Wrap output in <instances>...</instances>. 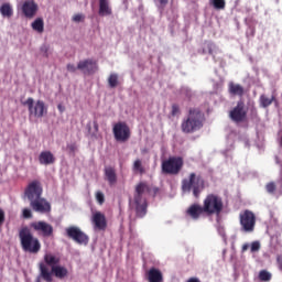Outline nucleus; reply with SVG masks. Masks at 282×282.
Segmentation results:
<instances>
[{"mask_svg": "<svg viewBox=\"0 0 282 282\" xmlns=\"http://www.w3.org/2000/svg\"><path fill=\"white\" fill-rule=\"evenodd\" d=\"M151 187L147 182H140L134 187L133 200L130 199L135 207L138 218H143L148 213L147 195L150 194Z\"/></svg>", "mask_w": 282, "mask_h": 282, "instance_id": "1", "label": "nucleus"}, {"mask_svg": "<svg viewBox=\"0 0 282 282\" xmlns=\"http://www.w3.org/2000/svg\"><path fill=\"white\" fill-rule=\"evenodd\" d=\"M20 243L24 252L36 254L41 251L42 245L40 240L33 236L28 226L19 230Z\"/></svg>", "mask_w": 282, "mask_h": 282, "instance_id": "2", "label": "nucleus"}, {"mask_svg": "<svg viewBox=\"0 0 282 282\" xmlns=\"http://www.w3.org/2000/svg\"><path fill=\"white\" fill-rule=\"evenodd\" d=\"M204 126V115L197 108H191L188 116L182 121L181 129L184 133H194Z\"/></svg>", "mask_w": 282, "mask_h": 282, "instance_id": "3", "label": "nucleus"}, {"mask_svg": "<svg viewBox=\"0 0 282 282\" xmlns=\"http://www.w3.org/2000/svg\"><path fill=\"white\" fill-rule=\"evenodd\" d=\"M203 207L206 216L219 217L224 212L225 204L219 195L208 194L203 202Z\"/></svg>", "mask_w": 282, "mask_h": 282, "instance_id": "4", "label": "nucleus"}, {"mask_svg": "<svg viewBox=\"0 0 282 282\" xmlns=\"http://www.w3.org/2000/svg\"><path fill=\"white\" fill-rule=\"evenodd\" d=\"M205 189V181L202 176H197L195 173H191L188 178L182 181V191L184 193H189L193 191V195L199 198L202 192Z\"/></svg>", "mask_w": 282, "mask_h": 282, "instance_id": "5", "label": "nucleus"}, {"mask_svg": "<svg viewBox=\"0 0 282 282\" xmlns=\"http://www.w3.org/2000/svg\"><path fill=\"white\" fill-rule=\"evenodd\" d=\"M184 166V160L181 156H171L162 162V173L165 175H178Z\"/></svg>", "mask_w": 282, "mask_h": 282, "instance_id": "6", "label": "nucleus"}, {"mask_svg": "<svg viewBox=\"0 0 282 282\" xmlns=\"http://www.w3.org/2000/svg\"><path fill=\"white\" fill-rule=\"evenodd\" d=\"M40 271H41V276L46 282L53 281L52 274H54L57 279H64L65 276L68 275V270L65 267H61V265L53 267L52 271L50 272L47 267L44 263H41Z\"/></svg>", "mask_w": 282, "mask_h": 282, "instance_id": "7", "label": "nucleus"}, {"mask_svg": "<svg viewBox=\"0 0 282 282\" xmlns=\"http://www.w3.org/2000/svg\"><path fill=\"white\" fill-rule=\"evenodd\" d=\"M241 229L246 232H253L257 224V217L253 212L246 209L239 215Z\"/></svg>", "mask_w": 282, "mask_h": 282, "instance_id": "8", "label": "nucleus"}, {"mask_svg": "<svg viewBox=\"0 0 282 282\" xmlns=\"http://www.w3.org/2000/svg\"><path fill=\"white\" fill-rule=\"evenodd\" d=\"M113 137L117 142L126 143L131 138V130L126 122H118L112 128Z\"/></svg>", "mask_w": 282, "mask_h": 282, "instance_id": "9", "label": "nucleus"}, {"mask_svg": "<svg viewBox=\"0 0 282 282\" xmlns=\"http://www.w3.org/2000/svg\"><path fill=\"white\" fill-rule=\"evenodd\" d=\"M22 105L28 106L30 116L35 118H42L45 113H47V108L42 100H37L34 105L33 98H28L26 101L22 102Z\"/></svg>", "mask_w": 282, "mask_h": 282, "instance_id": "10", "label": "nucleus"}, {"mask_svg": "<svg viewBox=\"0 0 282 282\" xmlns=\"http://www.w3.org/2000/svg\"><path fill=\"white\" fill-rule=\"evenodd\" d=\"M66 236L73 239L78 245L87 246L89 242V237L76 226H70L65 229Z\"/></svg>", "mask_w": 282, "mask_h": 282, "instance_id": "11", "label": "nucleus"}, {"mask_svg": "<svg viewBox=\"0 0 282 282\" xmlns=\"http://www.w3.org/2000/svg\"><path fill=\"white\" fill-rule=\"evenodd\" d=\"M31 229H33L40 237L50 238L54 235V228L51 224L46 221H33L30 224Z\"/></svg>", "mask_w": 282, "mask_h": 282, "instance_id": "12", "label": "nucleus"}, {"mask_svg": "<svg viewBox=\"0 0 282 282\" xmlns=\"http://www.w3.org/2000/svg\"><path fill=\"white\" fill-rule=\"evenodd\" d=\"M25 196L31 202L42 197L43 187L40 181L35 180L31 182L24 191Z\"/></svg>", "mask_w": 282, "mask_h": 282, "instance_id": "13", "label": "nucleus"}, {"mask_svg": "<svg viewBox=\"0 0 282 282\" xmlns=\"http://www.w3.org/2000/svg\"><path fill=\"white\" fill-rule=\"evenodd\" d=\"M230 119L234 122H243L247 118L246 105L242 100H239L237 106L229 113Z\"/></svg>", "mask_w": 282, "mask_h": 282, "instance_id": "14", "label": "nucleus"}, {"mask_svg": "<svg viewBox=\"0 0 282 282\" xmlns=\"http://www.w3.org/2000/svg\"><path fill=\"white\" fill-rule=\"evenodd\" d=\"M31 207L34 212L41 214H47L52 210L51 204L42 196L30 202Z\"/></svg>", "mask_w": 282, "mask_h": 282, "instance_id": "15", "label": "nucleus"}, {"mask_svg": "<svg viewBox=\"0 0 282 282\" xmlns=\"http://www.w3.org/2000/svg\"><path fill=\"white\" fill-rule=\"evenodd\" d=\"M77 68L85 75H94L98 70V65L96 61L88 58L80 61L77 65Z\"/></svg>", "mask_w": 282, "mask_h": 282, "instance_id": "16", "label": "nucleus"}, {"mask_svg": "<svg viewBox=\"0 0 282 282\" xmlns=\"http://www.w3.org/2000/svg\"><path fill=\"white\" fill-rule=\"evenodd\" d=\"M21 10L26 19H33L39 11V6L33 0H26Z\"/></svg>", "mask_w": 282, "mask_h": 282, "instance_id": "17", "label": "nucleus"}, {"mask_svg": "<svg viewBox=\"0 0 282 282\" xmlns=\"http://www.w3.org/2000/svg\"><path fill=\"white\" fill-rule=\"evenodd\" d=\"M206 215L205 214V207L204 205L200 206L198 204H193L189 206V208L186 210V216L191 217L194 220H198L200 216Z\"/></svg>", "mask_w": 282, "mask_h": 282, "instance_id": "18", "label": "nucleus"}, {"mask_svg": "<svg viewBox=\"0 0 282 282\" xmlns=\"http://www.w3.org/2000/svg\"><path fill=\"white\" fill-rule=\"evenodd\" d=\"M93 223L95 225V228L98 230H106L107 228V220L104 214L100 212H97L93 216Z\"/></svg>", "mask_w": 282, "mask_h": 282, "instance_id": "19", "label": "nucleus"}, {"mask_svg": "<svg viewBox=\"0 0 282 282\" xmlns=\"http://www.w3.org/2000/svg\"><path fill=\"white\" fill-rule=\"evenodd\" d=\"M105 180L108 181L110 186H113L117 184L118 177H117L116 170L112 166L105 167Z\"/></svg>", "mask_w": 282, "mask_h": 282, "instance_id": "20", "label": "nucleus"}, {"mask_svg": "<svg viewBox=\"0 0 282 282\" xmlns=\"http://www.w3.org/2000/svg\"><path fill=\"white\" fill-rule=\"evenodd\" d=\"M147 279L149 282H163V274L156 268H151L147 273Z\"/></svg>", "mask_w": 282, "mask_h": 282, "instance_id": "21", "label": "nucleus"}, {"mask_svg": "<svg viewBox=\"0 0 282 282\" xmlns=\"http://www.w3.org/2000/svg\"><path fill=\"white\" fill-rule=\"evenodd\" d=\"M39 162L42 165H51L55 163V158L50 151H43L39 156Z\"/></svg>", "mask_w": 282, "mask_h": 282, "instance_id": "22", "label": "nucleus"}, {"mask_svg": "<svg viewBox=\"0 0 282 282\" xmlns=\"http://www.w3.org/2000/svg\"><path fill=\"white\" fill-rule=\"evenodd\" d=\"M228 91L232 96L243 97L245 88L240 84H235L232 82L228 85Z\"/></svg>", "mask_w": 282, "mask_h": 282, "instance_id": "23", "label": "nucleus"}, {"mask_svg": "<svg viewBox=\"0 0 282 282\" xmlns=\"http://www.w3.org/2000/svg\"><path fill=\"white\" fill-rule=\"evenodd\" d=\"M112 10L109 7V0H99V15H111Z\"/></svg>", "mask_w": 282, "mask_h": 282, "instance_id": "24", "label": "nucleus"}, {"mask_svg": "<svg viewBox=\"0 0 282 282\" xmlns=\"http://www.w3.org/2000/svg\"><path fill=\"white\" fill-rule=\"evenodd\" d=\"M44 261L53 269V267H57V264L61 262V259L51 253H47L44 256Z\"/></svg>", "mask_w": 282, "mask_h": 282, "instance_id": "25", "label": "nucleus"}, {"mask_svg": "<svg viewBox=\"0 0 282 282\" xmlns=\"http://www.w3.org/2000/svg\"><path fill=\"white\" fill-rule=\"evenodd\" d=\"M0 13L3 18L10 19L13 15V10L9 3H4L0 8Z\"/></svg>", "mask_w": 282, "mask_h": 282, "instance_id": "26", "label": "nucleus"}, {"mask_svg": "<svg viewBox=\"0 0 282 282\" xmlns=\"http://www.w3.org/2000/svg\"><path fill=\"white\" fill-rule=\"evenodd\" d=\"M32 29L42 34L44 32V21L42 18L36 19L32 24H31Z\"/></svg>", "mask_w": 282, "mask_h": 282, "instance_id": "27", "label": "nucleus"}, {"mask_svg": "<svg viewBox=\"0 0 282 282\" xmlns=\"http://www.w3.org/2000/svg\"><path fill=\"white\" fill-rule=\"evenodd\" d=\"M209 4L217 11L225 10L226 0H209Z\"/></svg>", "mask_w": 282, "mask_h": 282, "instance_id": "28", "label": "nucleus"}, {"mask_svg": "<svg viewBox=\"0 0 282 282\" xmlns=\"http://www.w3.org/2000/svg\"><path fill=\"white\" fill-rule=\"evenodd\" d=\"M275 100V97L273 96L272 98H268L267 96L262 95L260 97V102H261V106L263 108H268L269 106L272 105V102Z\"/></svg>", "mask_w": 282, "mask_h": 282, "instance_id": "29", "label": "nucleus"}, {"mask_svg": "<svg viewBox=\"0 0 282 282\" xmlns=\"http://www.w3.org/2000/svg\"><path fill=\"white\" fill-rule=\"evenodd\" d=\"M259 279L263 282H269L272 279V274L267 270H262L259 273Z\"/></svg>", "mask_w": 282, "mask_h": 282, "instance_id": "30", "label": "nucleus"}, {"mask_svg": "<svg viewBox=\"0 0 282 282\" xmlns=\"http://www.w3.org/2000/svg\"><path fill=\"white\" fill-rule=\"evenodd\" d=\"M109 86L116 88L118 86V75L111 74L108 79Z\"/></svg>", "mask_w": 282, "mask_h": 282, "instance_id": "31", "label": "nucleus"}, {"mask_svg": "<svg viewBox=\"0 0 282 282\" xmlns=\"http://www.w3.org/2000/svg\"><path fill=\"white\" fill-rule=\"evenodd\" d=\"M133 170L135 172H139L140 174H143L144 173V169L142 166V162L140 160H137L133 164Z\"/></svg>", "mask_w": 282, "mask_h": 282, "instance_id": "32", "label": "nucleus"}, {"mask_svg": "<svg viewBox=\"0 0 282 282\" xmlns=\"http://www.w3.org/2000/svg\"><path fill=\"white\" fill-rule=\"evenodd\" d=\"M265 188L268 193L273 194L276 191V185L274 182H271L265 186Z\"/></svg>", "mask_w": 282, "mask_h": 282, "instance_id": "33", "label": "nucleus"}, {"mask_svg": "<svg viewBox=\"0 0 282 282\" xmlns=\"http://www.w3.org/2000/svg\"><path fill=\"white\" fill-rule=\"evenodd\" d=\"M96 199L99 203V205H102L105 203V195L101 192H97Z\"/></svg>", "mask_w": 282, "mask_h": 282, "instance_id": "34", "label": "nucleus"}, {"mask_svg": "<svg viewBox=\"0 0 282 282\" xmlns=\"http://www.w3.org/2000/svg\"><path fill=\"white\" fill-rule=\"evenodd\" d=\"M180 113H181V110H180L178 105L174 104V105L172 106V116L175 117V116H177V115H180Z\"/></svg>", "mask_w": 282, "mask_h": 282, "instance_id": "35", "label": "nucleus"}, {"mask_svg": "<svg viewBox=\"0 0 282 282\" xmlns=\"http://www.w3.org/2000/svg\"><path fill=\"white\" fill-rule=\"evenodd\" d=\"M261 248L260 242L256 241L251 245V252L259 251Z\"/></svg>", "mask_w": 282, "mask_h": 282, "instance_id": "36", "label": "nucleus"}, {"mask_svg": "<svg viewBox=\"0 0 282 282\" xmlns=\"http://www.w3.org/2000/svg\"><path fill=\"white\" fill-rule=\"evenodd\" d=\"M66 68L72 74L76 73V70L78 69L74 64H68Z\"/></svg>", "mask_w": 282, "mask_h": 282, "instance_id": "37", "label": "nucleus"}, {"mask_svg": "<svg viewBox=\"0 0 282 282\" xmlns=\"http://www.w3.org/2000/svg\"><path fill=\"white\" fill-rule=\"evenodd\" d=\"M23 217L26 219L31 218L32 217L31 210L28 208L23 209Z\"/></svg>", "mask_w": 282, "mask_h": 282, "instance_id": "38", "label": "nucleus"}, {"mask_svg": "<svg viewBox=\"0 0 282 282\" xmlns=\"http://www.w3.org/2000/svg\"><path fill=\"white\" fill-rule=\"evenodd\" d=\"M6 220V214L2 209H0V227L3 225Z\"/></svg>", "mask_w": 282, "mask_h": 282, "instance_id": "39", "label": "nucleus"}, {"mask_svg": "<svg viewBox=\"0 0 282 282\" xmlns=\"http://www.w3.org/2000/svg\"><path fill=\"white\" fill-rule=\"evenodd\" d=\"M84 20V17L82 15V14H76V15H74V18H73V21L74 22H82Z\"/></svg>", "mask_w": 282, "mask_h": 282, "instance_id": "40", "label": "nucleus"}, {"mask_svg": "<svg viewBox=\"0 0 282 282\" xmlns=\"http://www.w3.org/2000/svg\"><path fill=\"white\" fill-rule=\"evenodd\" d=\"M67 149L69 150L70 153H75V151L77 150V147L75 143H73L67 145Z\"/></svg>", "mask_w": 282, "mask_h": 282, "instance_id": "41", "label": "nucleus"}, {"mask_svg": "<svg viewBox=\"0 0 282 282\" xmlns=\"http://www.w3.org/2000/svg\"><path fill=\"white\" fill-rule=\"evenodd\" d=\"M41 52L43 53V55H44L45 57H48V47H47V46L41 47Z\"/></svg>", "mask_w": 282, "mask_h": 282, "instance_id": "42", "label": "nucleus"}, {"mask_svg": "<svg viewBox=\"0 0 282 282\" xmlns=\"http://www.w3.org/2000/svg\"><path fill=\"white\" fill-rule=\"evenodd\" d=\"M159 1L162 7H165L169 3V0H159Z\"/></svg>", "mask_w": 282, "mask_h": 282, "instance_id": "43", "label": "nucleus"}, {"mask_svg": "<svg viewBox=\"0 0 282 282\" xmlns=\"http://www.w3.org/2000/svg\"><path fill=\"white\" fill-rule=\"evenodd\" d=\"M94 129H95L96 132L99 131V126H98L97 121H94Z\"/></svg>", "mask_w": 282, "mask_h": 282, "instance_id": "44", "label": "nucleus"}, {"mask_svg": "<svg viewBox=\"0 0 282 282\" xmlns=\"http://www.w3.org/2000/svg\"><path fill=\"white\" fill-rule=\"evenodd\" d=\"M187 282H200V280L197 278H191Z\"/></svg>", "mask_w": 282, "mask_h": 282, "instance_id": "45", "label": "nucleus"}, {"mask_svg": "<svg viewBox=\"0 0 282 282\" xmlns=\"http://www.w3.org/2000/svg\"><path fill=\"white\" fill-rule=\"evenodd\" d=\"M248 249H249V245L248 243L242 246V252H246Z\"/></svg>", "mask_w": 282, "mask_h": 282, "instance_id": "46", "label": "nucleus"}, {"mask_svg": "<svg viewBox=\"0 0 282 282\" xmlns=\"http://www.w3.org/2000/svg\"><path fill=\"white\" fill-rule=\"evenodd\" d=\"M278 262H279V268H280V270L282 271V261H281V258H280V257H278Z\"/></svg>", "mask_w": 282, "mask_h": 282, "instance_id": "47", "label": "nucleus"}, {"mask_svg": "<svg viewBox=\"0 0 282 282\" xmlns=\"http://www.w3.org/2000/svg\"><path fill=\"white\" fill-rule=\"evenodd\" d=\"M58 110H59L61 112H63V111H64V109L62 108V106H61V105L58 106Z\"/></svg>", "mask_w": 282, "mask_h": 282, "instance_id": "48", "label": "nucleus"}, {"mask_svg": "<svg viewBox=\"0 0 282 282\" xmlns=\"http://www.w3.org/2000/svg\"><path fill=\"white\" fill-rule=\"evenodd\" d=\"M209 54L213 55V51L212 50H209Z\"/></svg>", "mask_w": 282, "mask_h": 282, "instance_id": "49", "label": "nucleus"}, {"mask_svg": "<svg viewBox=\"0 0 282 282\" xmlns=\"http://www.w3.org/2000/svg\"><path fill=\"white\" fill-rule=\"evenodd\" d=\"M36 282H40V280H37Z\"/></svg>", "mask_w": 282, "mask_h": 282, "instance_id": "50", "label": "nucleus"}]
</instances>
